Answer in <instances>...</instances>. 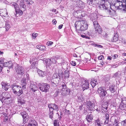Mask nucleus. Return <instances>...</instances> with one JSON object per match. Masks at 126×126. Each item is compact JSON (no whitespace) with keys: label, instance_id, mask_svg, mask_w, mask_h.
I'll return each instance as SVG.
<instances>
[{"label":"nucleus","instance_id":"nucleus-1","mask_svg":"<svg viewBox=\"0 0 126 126\" xmlns=\"http://www.w3.org/2000/svg\"><path fill=\"white\" fill-rule=\"evenodd\" d=\"M75 25L77 30L82 31L86 30L88 27V25L86 22L83 20L77 21Z\"/></svg>","mask_w":126,"mask_h":126},{"label":"nucleus","instance_id":"nucleus-2","mask_svg":"<svg viewBox=\"0 0 126 126\" xmlns=\"http://www.w3.org/2000/svg\"><path fill=\"white\" fill-rule=\"evenodd\" d=\"M124 0H112L110 3V6H113L118 9L125 10L126 6L124 4Z\"/></svg>","mask_w":126,"mask_h":126},{"label":"nucleus","instance_id":"nucleus-3","mask_svg":"<svg viewBox=\"0 0 126 126\" xmlns=\"http://www.w3.org/2000/svg\"><path fill=\"white\" fill-rule=\"evenodd\" d=\"M108 6H110V3L107 0H102L99 7L101 10H107Z\"/></svg>","mask_w":126,"mask_h":126},{"label":"nucleus","instance_id":"nucleus-4","mask_svg":"<svg viewBox=\"0 0 126 126\" xmlns=\"http://www.w3.org/2000/svg\"><path fill=\"white\" fill-rule=\"evenodd\" d=\"M50 86L47 83H43L39 85V89L40 90L45 92H47Z\"/></svg>","mask_w":126,"mask_h":126},{"label":"nucleus","instance_id":"nucleus-5","mask_svg":"<svg viewBox=\"0 0 126 126\" xmlns=\"http://www.w3.org/2000/svg\"><path fill=\"white\" fill-rule=\"evenodd\" d=\"M103 87H100L98 88L97 90L98 93L100 97H103L105 96L107 94L106 90L104 89Z\"/></svg>","mask_w":126,"mask_h":126},{"label":"nucleus","instance_id":"nucleus-6","mask_svg":"<svg viewBox=\"0 0 126 126\" xmlns=\"http://www.w3.org/2000/svg\"><path fill=\"white\" fill-rule=\"evenodd\" d=\"M87 109L90 111L93 110L94 109V104L90 101L87 102L86 104Z\"/></svg>","mask_w":126,"mask_h":126},{"label":"nucleus","instance_id":"nucleus-7","mask_svg":"<svg viewBox=\"0 0 126 126\" xmlns=\"http://www.w3.org/2000/svg\"><path fill=\"white\" fill-rule=\"evenodd\" d=\"M20 114L23 118V123L25 124L28 120L29 117L28 114L25 112H22L20 113Z\"/></svg>","mask_w":126,"mask_h":126},{"label":"nucleus","instance_id":"nucleus-8","mask_svg":"<svg viewBox=\"0 0 126 126\" xmlns=\"http://www.w3.org/2000/svg\"><path fill=\"white\" fill-rule=\"evenodd\" d=\"M60 79H52L51 80V84L54 87L57 86L59 83Z\"/></svg>","mask_w":126,"mask_h":126},{"label":"nucleus","instance_id":"nucleus-9","mask_svg":"<svg viewBox=\"0 0 126 126\" xmlns=\"http://www.w3.org/2000/svg\"><path fill=\"white\" fill-rule=\"evenodd\" d=\"M108 103L106 102L103 103L102 105V111L104 113H106L107 111Z\"/></svg>","mask_w":126,"mask_h":126},{"label":"nucleus","instance_id":"nucleus-10","mask_svg":"<svg viewBox=\"0 0 126 126\" xmlns=\"http://www.w3.org/2000/svg\"><path fill=\"white\" fill-rule=\"evenodd\" d=\"M48 107L49 109H51V110H55L58 111L59 110L58 106L55 104H50L48 105Z\"/></svg>","mask_w":126,"mask_h":126},{"label":"nucleus","instance_id":"nucleus-11","mask_svg":"<svg viewBox=\"0 0 126 126\" xmlns=\"http://www.w3.org/2000/svg\"><path fill=\"white\" fill-rule=\"evenodd\" d=\"M17 67L16 69V73L18 74L23 75L24 74L23 68L19 65H17Z\"/></svg>","mask_w":126,"mask_h":126},{"label":"nucleus","instance_id":"nucleus-12","mask_svg":"<svg viewBox=\"0 0 126 126\" xmlns=\"http://www.w3.org/2000/svg\"><path fill=\"white\" fill-rule=\"evenodd\" d=\"M12 89L14 93L16 94V93L19 90L21 89V87L18 85H13L12 86Z\"/></svg>","mask_w":126,"mask_h":126},{"label":"nucleus","instance_id":"nucleus-13","mask_svg":"<svg viewBox=\"0 0 126 126\" xmlns=\"http://www.w3.org/2000/svg\"><path fill=\"white\" fill-rule=\"evenodd\" d=\"M1 85L2 89H4L5 91H7L8 89L11 87L9 85L4 82H1Z\"/></svg>","mask_w":126,"mask_h":126},{"label":"nucleus","instance_id":"nucleus-14","mask_svg":"<svg viewBox=\"0 0 126 126\" xmlns=\"http://www.w3.org/2000/svg\"><path fill=\"white\" fill-rule=\"evenodd\" d=\"M63 67H61V68L60 67H59L58 66L57 68L55 69V71L57 72L58 70V76L59 77H61L63 75V72L62 69L63 68Z\"/></svg>","mask_w":126,"mask_h":126},{"label":"nucleus","instance_id":"nucleus-15","mask_svg":"<svg viewBox=\"0 0 126 126\" xmlns=\"http://www.w3.org/2000/svg\"><path fill=\"white\" fill-rule=\"evenodd\" d=\"M82 83V87L84 90L87 89L89 88V82L88 80H85Z\"/></svg>","mask_w":126,"mask_h":126},{"label":"nucleus","instance_id":"nucleus-16","mask_svg":"<svg viewBox=\"0 0 126 126\" xmlns=\"http://www.w3.org/2000/svg\"><path fill=\"white\" fill-rule=\"evenodd\" d=\"M18 102L17 105L19 106H20L21 105L24 104L25 102L24 98L20 97H19L18 98Z\"/></svg>","mask_w":126,"mask_h":126},{"label":"nucleus","instance_id":"nucleus-17","mask_svg":"<svg viewBox=\"0 0 126 126\" xmlns=\"http://www.w3.org/2000/svg\"><path fill=\"white\" fill-rule=\"evenodd\" d=\"M8 13L6 9H4L0 10V16L4 17L7 16Z\"/></svg>","mask_w":126,"mask_h":126},{"label":"nucleus","instance_id":"nucleus-18","mask_svg":"<svg viewBox=\"0 0 126 126\" xmlns=\"http://www.w3.org/2000/svg\"><path fill=\"white\" fill-rule=\"evenodd\" d=\"M30 91L33 92H35L38 89V88L36 85L33 83H31L30 85Z\"/></svg>","mask_w":126,"mask_h":126},{"label":"nucleus","instance_id":"nucleus-19","mask_svg":"<svg viewBox=\"0 0 126 126\" xmlns=\"http://www.w3.org/2000/svg\"><path fill=\"white\" fill-rule=\"evenodd\" d=\"M13 66V64L12 63L11 61H9L6 63H4L3 64V66L4 67H8L9 68H11Z\"/></svg>","mask_w":126,"mask_h":126},{"label":"nucleus","instance_id":"nucleus-20","mask_svg":"<svg viewBox=\"0 0 126 126\" xmlns=\"http://www.w3.org/2000/svg\"><path fill=\"white\" fill-rule=\"evenodd\" d=\"M61 92V94L63 96L68 94L70 93L69 90L68 89H62Z\"/></svg>","mask_w":126,"mask_h":126},{"label":"nucleus","instance_id":"nucleus-21","mask_svg":"<svg viewBox=\"0 0 126 126\" xmlns=\"http://www.w3.org/2000/svg\"><path fill=\"white\" fill-rule=\"evenodd\" d=\"M19 5L20 7V8L22 9L23 11H25L26 10L25 5L23 0H21L20 1Z\"/></svg>","mask_w":126,"mask_h":126},{"label":"nucleus","instance_id":"nucleus-22","mask_svg":"<svg viewBox=\"0 0 126 126\" xmlns=\"http://www.w3.org/2000/svg\"><path fill=\"white\" fill-rule=\"evenodd\" d=\"M77 4L80 8H83L84 7V5L82 1L78 0L76 1Z\"/></svg>","mask_w":126,"mask_h":126},{"label":"nucleus","instance_id":"nucleus-23","mask_svg":"<svg viewBox=\"0 0 126 126\" xmlns=\"http://www.w3.org/2000/svg\"><path fill=\"white\" fill-rule=\"evenodd\" d=\"M27 126H37V124L34 120H32L29 122Z\"/></svg>","mask_w":126,"mask_h":126},{"label":"nucleus","instance_id":"nucleus-24","mask_svg":"<svg viewBox=\"0 0 126 126\" xmlns=\"http://www.w3.org/2000/svg\"><path fill=\"white\" fill-rule=\"evenodd\" d=\"M90 83L92 87H94L97 84H98V82L97 81L96 79H91Z\"/></svg>","mask_w":126,"mask_h":126},{"label":"nucleus","instance_id":"nucleus-25","mask_svg":"<svg viewBox=\"0 0 126 126\" xmlns=\"http://www.w3.org/2000/svg\"><path fill=\"white\" fill-rule=\"evenodd\" d=\"M38 73L39 76L42 77H44L47 74L46 72L40 70L38 71Z\"/></svg>","mask_w":126,"mask_h":126},{"label":"nucleus","instance_id":"nucleus-26","mask_svg":"<svg viewBox=\"0 0 126 126\" xmlns=\"http://www.w3.org/2000/svg\"><path fill=\"white\" fill-rule=\"evenodd\" d=\"M106 12L110 15L111 16H112L115 14V11L112 9L110 8L109 10H107Z\"/></svg>","mask_w":126,"mask_h":126},{"label":"nucleus","instance_id":"nucleus-27","mask_svg":"<svg viewBox=\"0 0 126 126\" xmlns=\"http://www.w3.org/2000/svg\"><path fill=\"white\" fill-rule=\"evenodd\" d=\"M119 108L121 110H125L126 109V105H125L124 103H123V100H122V101L119 106Z\"/></svg>","mask_w":126,"mask_h":126},{"label":"nucleus","instance_id":"nucleus-28","mask_svg":"<svg viewBox=\"0 0 126 126\" xmlns=\"http://www.w3.org/2000/svg\"><path fill=\"white\" fill-rule=\"evenodd\" d=\"M93 116L92 114H88L86 116V119L89 122H91L93 119Z\"/></svg>","mask_w":126,"mask_h":126},{"label":"nucleus","instance_id":"nucleus-29","mask_svg":"<svg viewBox=\"0 0 126 126\" xmlns=\"http://www.w3.org/2000/svg\"><path fill=\"white\" fill-rule=\"evenodd\" d=\"M2 94L3 99L5 98H9L10 97V94L7 92H3Z\"/></svg>","mask_w":126,"mask_h":126},{"label":"nucleus","instance_id":"nucleus-30","mask_svg":"<svg viewBox=\"0 0 126 126\" xmlns=\"http://www.w3.org/2000/svg\"><path fill=\"white\" fill-rule=\"evenodd\" d=\"M36 48L41 50H45L46 49V47L42 45H37L36 46Z\"/></svg>","mask_w":126,"mask_h":126},{"label":"nucleus","instance_id":"nucleus-31","mask_svg":"<svg viewBox=\"0 0 126 126\" xmlns=\"http://www.w3.org/2000/svg\"><path fill=\"white\" fill-rule=\"evenodd\" d=\"M14 8L15 9L16 13L15 15L16 16H18L17 14H18V10L19 9V7L18 5L17 4H15Z\"/></svg>","mask_w":126,"mask_h":126},{"label":"nucleus","instance_id":"nucleus-32","mask_svg":"<svg viewBox=\"0 0 126 126\" xmlns=\"http://www.w3.org/2000/svg\"><path fill=\"white\" fill-rule=\"evenodd\" d=\"M95 124L96 126H102V123L101 121L99 119H98L95 120Z\"/></svg>","mask_w":126,"mask_h":126},{"label":"nucleus","instance_id":"nucleus-33","mask_svg":"<svg viewBox=\"0 0 126 126\" xmlns=\"http://www.w3.org/2000/svg\"><path fill=\"white\" fill-rule=\"evenodd\" d=\"M121 73L120 71H118L115 73L113 76V77L115 78L118 79L119 78L120 76L121 75Z\"/></svg>","mask_w":126,"mask_h":126},{"label":"nucleus","instance_id":"nucleus-34","mask_svg":"<svg viewBox=\"0 0 126 126\" xmlns=\"http://www.w3.org/2000/svg\"><path fill=\"white\" fill-rule=\"evenodd\" d=\"M3 100V102H4L6 104H8L10 103L11 101V98L10 97L4 99Z\"/></svg>","mask_w":126,"mask_h":126},{"label":"nucleus","instance_id":"nucleus-35","mask_svg":"<svg viewBox=\"0 0 126 126\" xmlns=\"http://www.w3.org/2000/svg\"><path fill=\"white\" fill-rule=\"evenodd\" d=\"M115 85H110L109 88V90L111 93H114L115 92V89L114 88Z\"/></svg>","mask_w":126,"mask_h":126},{"label":"nucleus","instance_id":"nucleus-36","mask_svg":"<svg viewBox=\"0 0 126 126\" xmlns=\"http://www.w3.org/2000/svg\"><path fill=\"white\" fill-rule=\"evenodd\" d=\"M102 31V30L101 28H99V27L98 28L95 29V32L96 33L98 32L99 34L101 35Z\"/></svg>","mask_w":126,"mask_h":126},{"label":"nucleus","instance_id":"nucleus-37","mask_svg":"<svg viewBox=\"0 0 126 126\" xmlns=\"http://www.w3.org/2000/svg\"><path fill=\"white\" fill-rule=\"evenodd\" d=\"M54 114L53 110H51V109H49V117L52 120H53V115Z\"/></svg>","mask_w":126,"mask_h":126},{"label":"nucleus","instance_id":"nucleus-38","mask_svg":"<svg viewBox=\"0 0 126 126\" xmlns=\"http://www.w3.org/2000/svg\"><path fill=\"white\" fill-rule=\"evenodd\" d=\"M93 22V25L94 28L95 29L98 28L99 27V25L96 21H94Z\"/></svg>","mask_w":126,"mask_h":126},{"label":"nucleus","instance_id":"nucleus-39","mask_svg":"<svg viewBox=\"0 0 126 126\" xmlns=\"http://www.w3.org/2000/svg\"><path fill=\"white\" fill-rule=\"evenodd\" d=\"M69 72L68 71H65L64 74V77L66 78H68L69 77Z\"/></svg>","mask_w":126,"mask_h":126},{"label":"nucleus","instance_id":"nucleus-40","mask_svg":"<svg viewBox=\"0 0 126 126\" xmlns=\"http://www.w3.org/2000/svg\"><path fill=\"white\" fill-rule=\"evenodd\" d=\"M45 62L47 65L49 66L50 65L52 64V63L50 59H48L45 61Z\"/></svg>","mask_w":126,"mask_h":126},{"label":"nucleus","instance_id":"nucleus-41","mask_svg":"<svg viewBox=\"0 0 126 126\" xmlns=\"http://www.w3.org/2000/svg\"><path fill=\"white\" fill-rule=\"evenodd\" d=\"M23 93V92L22 90L21 89H20L18 91H17L16 93V94L18 96H19L22 94Z\"/></svg>","mask_w":126,"mask_h":126},{"label":"nucleus","instance_id":"nucleus-42","mask_svg":"<svg viewBox=\"0 0 126 126\" xmlns=\"http://www.w3.org/2000/svg\"><path fill=\"white\" fill-rule=\"evenodd\" d=\"M78 98L79 100L82 101L83 99V97L81 94H77Z\"/></svg>","mask_w":126,"mask_h":126},{"label":"nucleus","instance_id":"nucleus-43","mask_svg":"<svg viewBox=\"0 0 126 126\" xmlns=\"http://www.w3.org/2000/svg\"><path fill=\"white\" fill-rule=\"evenodd\" d=\"M120 122L119 121L117 118L115 119L114 121L113 122V125H114L117 124H119Z\"/></svg>","mask_w":126,"mask_h":126},{"label":"nucleus","instance_id":"nucleus-44","mask_svg":"<svg viewBox=\"0 0 126 126\" xmlns=\"http://www.w3.org/2000/svg\"><path fill=\"white\" fill-rule=\"evenodd\" d=\"M32 64H31V65L30 66V68H34L35 67L36 64L37 63V62L36 61H34L33 62Z\"/></svg>","mask_w":126,"mask_h":126},{"label":"nucleus","instance_id":"nucleus-45","mask_svg":"<svg viewBox=\"0 0 126 126\" xmlns=\"http://www.w3.org/2000/svg\"><path fill=\"white\" fill-rule=\"evenodd\" d=\"M10 25L8 23L6 22L5 23V28L6 29V31H8L9 29L10 28Z\"/></svg>","mask_w":126,"mask_h":126},{"label":"nucleus","instance_id":"nucleus-46","mask_svg":"<svg viewBox=\"0 0 126 126\" xmlns=\"http://www.w3.org/2000/svg\"><path fill=\"white\" fill-rule=\"evenodd\" d=\"M27 83L26 79H22L21 81V85H26Z\"/></svg>","mask_w":126,"mask_h":126},{"label":"nucleus","instance_id":"nucleus-47","mask_svg":"<svg viewBox=\"0 0 126 126\" xmlns=\"http://www.w3.org/2000/svg\"><path fill=\"white\" fill-rule=\"evenodd\" d=\"M52 79H60L58 77V74L57 73H55L52 77Z\"/></svg>","mask_w":126,"mask_h":126},{"label":"nucleus","instance_id":"nucleus-48","mask_svg":"<svg viewBox=\"0 0 126 126\" xmlns=\"http://www.w3.org/2000/svg\"><path fill=\"white\" fill-rule=\"evenodd\" d=\"M118 39V37L117 35H115L113 37V41L116 42Z\"/></svg>","mask_w":126,"mask_h":126},{"label":"nucleus","instance_id":"nucleus-49","mask_svg":"<svg viewBox=\"0 0 126 126\" xmlns=\"http://www.w3.org/2000/svg\"><path fill=\"white\" fill-rule=\"evenodd\" d=\"M23 11L22 9H21V10L19 8V9L18 10V14H17L18 16H19V15H22L23 13Z\"/></svg>","mask_w":126,"mask_h":126},{"label":"nucleus","instance_id":"nucleus-50","mask_svg":"<svg viewBox=\"0 0 126 126\" xmlns=\"http://www.w3.org/2000/svg\"><path fill=\"white\" fill-rule=\"evenodd\" d=\"M61 93V90L59 89L58 90H57L56 92L54 94V95L55 96H57Z\"/></svg>","mask_w":126,"mask_h":126},{"label":"nucleus","instance_id":"nucleus-51","mask_svg":"<svg viewBox=\"0 0 126 126\" xmlns=\"http://www.w3.org/2000/svg\"><path fill=\"white\" fill-rule=\"evenodd\" d=\"M121 123L122 126H126V119L121 121Z\"/></svg>","mask_w":126,"mask_h":126},{"label":"nucleus","instance_id":"nucleus-52","mask_svg":"<svg viewBox=\"0 0 126 126\" xmlns=\"http://www.w3.org/2000/svg\"><path fill=\"white\" fill-rule=\"evenodd\" d=\"M4 62V60L3 59H0V66L1 67L2 66V65Z\"/></svg>","mask_w":126,"mask_h":126},{"label":"nucleus","instance_id":"nucleus-53","mask_svg":"<svg viewBox=\"0 0 126 126\" xmlns=\"http://www.w3.org/2000/svg\"><path fill=\"white\" fill-rule=\"evenodd\" d=\"M58 120H55L54 123V126H59L58 124L57 123Z\"/></svg>","mask_w":126,"mask_h":126},{"label":"nucleus","instance_id":"nucleus-54","mask_svg":"<svg viewBox=\"0 0 126 126\" xmlns=\"http://www.w3.org/2000/svg\"><path fill=\"white\" fill-rule=\"evenodd\" d=\"M53 42L51 41H48L47 43V45L48 46H50L51 45L53 44Z\"/></svg>","mask_w":126,"mask_h":126},{"label":"nucleus","instance_id":"nucleus-55","mask_svg":"<svg viewBox=\"0 0 126 126\" xmlns=\"http://www.w3.org/2000/svg\"><path fill=\"white\" fill-rule=\"evenodd\" d=\"M62 89H67L66 88V85L64 83V84H63L62 86Z\"/></svg>","mask_w":126,"mask_h":126},{"label":"nucleus","instance_id":"nucleus-56","mask_svg":"<svg viewBox=\"0 0 126 126\" xmlns=\"http://www.w3.org/2000/svg\"><path fill=\"white\" fill-rule=\"evenodd\" d=\"M38 34L37 33H34L32 34V37L33 39H35L37 36Z\"/></svg>","mask_w":126,"mask_h":126},{"label":"nucleus","instance_id":"nucleus-57","mask_svg":"<svg viewBox=\"0 0 126 126\" xmlns=\"http://www.w3.org/2000/svg\"><path fill=\"white\" fill-rule=\"evenodd\" d=\"M27 3L28 4H32L33 3V2L31 0H26Z\"/></svg>","mask_w":126,"mask_h":126},{"label":"nucleus","instance_id":"nucleus-58","mask_svg":"<svg viewBox=\"0 0 126 126\" xmlns=\"http://www.w3.org/2000/svg\"><path fill=\"white\" fill-rule=\"evenodd\" d=\"M8 117L7 115L5 116V117L3 119V121L4 122H6L8 121Z\"/></svg>","mask_w":126,"mask_h":126},{"label":"nucleus","instance_id":"nucleus-59","mask_svg":"<svg viewBox=\"0 0 126 126\" xmlns=\"http://www.w3.org/2000/svg\"><path fill=\"white\" fill-rule=\"evenodd\" d=\"M3 98L2 95V94H0V100L3 103Z\"/></svg>","mask_w":126,"mask_h":126},{"label":"nucleus","instance_id":"nucleus-60","mask_svg":"<svg viewBox=\"0 0 126 126\" xmlns=\"http://www.w3.org/2000/svg\"><path fill=\"white\" fill-rule=\"evenodd\" d=\"M118 66V65L117 64H112L111 66V67L113 68H116Z\"/></svg>","mask_w":126,"mask_h":126},{"label":"nucleus","instance_id":"nucleus-61","mask_svg":"<svg viewBox=\"0 0 126 126\" xmlns=\"http://www.w3.org/2000/svg\"><path fill=\"white\" fill-rule=\"evenodd\" d=\"M71 63L73 66H75L76 65V62L74 61H72L71 62Z\"/></svg>","mask_w":126,"mask_h":126},{"label":"nucleus","instance_id":"nucleus-62","mask_svg":"<svg viewBox=\"0 0 126 126\" xmlns=\"http://www.w3.org/2000/svg\"><path fill=\"white\" fill-rule=\"evenodd\" d=\"M51 61L52 62V63H56V62L54 58H51L50 59Z\"/></svg>","mask_w":126,"mask_h":126},{"label":"nucleus","instance_id":"nucleus-63","mask_svg":"<svg viewBox=\"0 0 126 126\" xmlns=\"http://www.w3.org/2000/svg\"><path fill=\"white\" fill-rule=\"evenodd\" d=\"M104 57L103 56L101 55L99 56L98 57V59L99 60H102L103 59H104Z\"/></svg>","mask_w":126,"mask_h":126},{"label":"nucleus","instance_id":"nucleus-64","mask_svg":"<svg viewBox=\"0 0 126 126\" xmlns=\"http://www.w3.org/2000/svg\"><path fill=\"white\" fill-rule=\"evenodd\" d=\"M122 99L123 101V103L124 102V104L126 105V98H123Z\"/></svg>","mask_w":126,"mask_h":126}]
</instances>
